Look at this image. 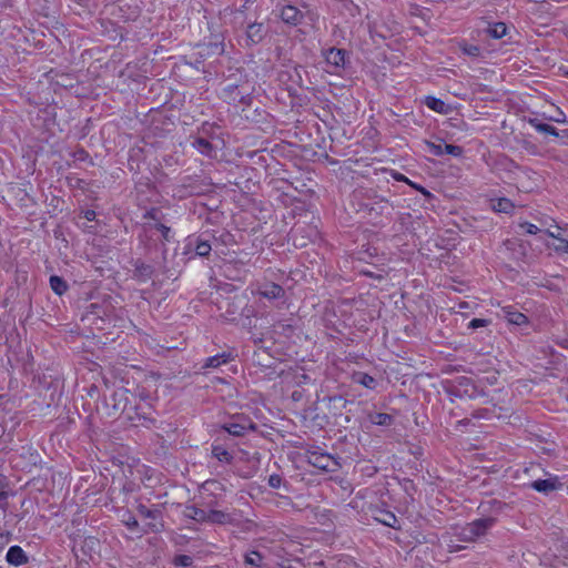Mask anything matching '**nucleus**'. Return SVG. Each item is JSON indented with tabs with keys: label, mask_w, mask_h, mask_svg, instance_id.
Segmentation results:
<instances>
[{
	"label": "nucleus",
	"mask_w": 568,
	"mask_h": 568,
	"mask_svg": "<svg viewBox=\"0 0 568 568\" xmlns=\"http://www.w3.org/2000/svg\"><path fill=\"white\" fill-rule=\"evenodd\" d=\"M268 33V28L263 22H251L245 29V43L247 47L261 43Z\"/></svg>",
	"instance_id": "9"
},
{
	"label": "nucleus",
	"mask_w": 568,
	"mask_h": 568,
	"mask_svg": "<svg viewBox=\"0 0 568 568\" xmlns=\"http://www.w3.org/2000/svg\"><path fill=\"white\" fill-rule=\"evenodd\" d=\"M486 33L493 39H501L507 33V26L504 22H496L486 29Z\"/></svg>",
	"instance_id": "31"
},
{
	"label": "nucleus",
	"mask_w": 568,
	"mask_h": 568,
	"mask_svg": "<svg viewBox=\"0 0 568 568\" xmlns=\"http://www.w3.org/2000/svg\"><path fill=\"white\" fill-rule=\"evenodd\" d=\"M103 404L109 416L124 415L131 422L140 416L138 397L124 387L118 388L109 397H104Z\"/></svg>",
	"instance_id": "3"
},
{
	"label": "nucleus",
	"mask_w": 568,
	"mask_h": 568,
	"mask_svg": "<svg viewBox=\"0 0 568 568\" xmlns=\"http://www.w3.org/2000/svg\"><path fill=\"white\" fill-rule=\"evenodd\" d=\"M537 131L540 133L549 134L559 139L568 138V130L559 132L555 126L544 123L537 126Z\"/></svg>",
	"instance_id": "32"
},
{
	"label": "nucleus",
	"mask_w": 568,
	"mask_h": 568,
	"mask_svg": "<svg viewBox=\"0 0 568 568\" xmlns=\"http://www.w3.org/2000/svg\"><path fill=\"white\" fill-rule=\"evenodd\" d=\"M6 561L13 567L28 564L29 557L26 551L18 545L11 546L6 554Z\"/></svg>",
	"instance_id": "15"
},
{
	"label": "nucleus",
	"mask_w": 568,
	"mask_h": 568,
	"mask_svg": "<svg viewBox=\"0 0 568 568\" xmlns=\"http://www.w3.org/2000/svg\"><path fill=\"white\" fill-rule=\"evenodd\" d=\"M519 227L527 234H531V235H535V234H538L539 232H541V230L532 224V223H529V222H523L519 224Z\"/></svg>",
	"instance_id": "47"
},
{
	"label": "nucleus",
	"mask_w": 568,
	"mask_h": 568,
	"mask_svg": "<svg viewBox=\"0 0 568 568\" xmlns=\"http://www.w3.org/2000/svg\"><path fill=\"white\" fill-rule=\"evenodd\" d=\"M155 229L161 233L162 237L165 240V241H169L170 239V232H171V229L162 223H156L155 224Z\"/></svg>",
	"instance_id": "50"
},
{
	"label": "nucleus",
	"mask_w": 568,
	"mask_h": 568,
	"mask_svg": "<svg viewBox=\"0 0 568 568\" xmlns=\"http://www.w3.org/2000/svg\"><path fill=\"white\" fill-rule=\"evenodd\" d=\"M199 49L197 54L200 55L201 61H203L207 57L222 55L224 53V42L219 37H214L213 40L200 44ZM197 62H200V60H197Z\"/></svg>",
	"instance_id": "10"
},
{
	"label": "nucleus",
	"mask_w": 568,
	"mask_h": 568,
	"mask_svg": "<svg viewBox=\"0 0 568 568\" xmlns=\"http://www.w3.org/2000/svg\"><path fill=\"white\" fill-rule=\"evenodd\" d=\"M550 120L555 122H566V118L561 111L559 112V115H557V118H550Z\"/></svg>",
	"instance_id": "61"
},
{
	"label": "nucleus",
	"mask_w": 568,
	"mask_h": 568,
	"mask_svg": "<svg viewBox=\"0 0 568 568\" xmlns=\"http://www.w3.org/2000/svg\"><path fill=\"white\" fill-rule=\"evenodd\" d=\"M233 359L234 355L232 352H223L214 356L207 357L204 361L202 368H219L221 365L227 364Z\"/></svg>",
	"instance_id": "16"
},
{
	"label": "nucleus",
	"mask_w": 568,
	"mask_h": 568,
	"mask_svg": "<svg viewBox=\"0 0 568 568\" xmlns=\"http://www.w3.org/2000/svg\"><path fill=\"white\" fill-rule=\"evenodd\" d=\"M262 555L258 551H252L250 555L245 556V562L251 566H260L262 561Z\"/></svg>",
	"instance_id": "45"
},
{
	"label": "nucleus",
	"mask_w": 568,
	"mask_h": 568,
	"mask_svg": "<svg viewBox=\"0 0 568 568\" xmlns=\"http://www.w3.org/2000/svg\"><path fill=\"white\" fill-rule=\"evenodd\" d=\"M201 489L210 491L212 495H214L219 490L224 491L225 487L223 486V484L215 479H209L202 484Z\"/></svg>",
	"instance_id": "36"
},
{
	"label": "nucleus",
	"mask_w": 568,
	"mask_h": 568,
	"mask_svg": "<svg viewBox=\"0 0 568 568\" xmlns=\"http://www.w3.org/2000/svg\"><path fill=\"white\" fill-rule=\"evenodd\" d=\"M323 400H327V409L333 416H342L347 405L354 404L342 395L326 396Z\"/></svg>",
	"instance_id": "14"
},
{
	"label": "nucleus",
	"mask_w": 568,
	"mask_h": 568,
	"mask_svg": "<svg viewBox=\"0 0 568 568\" xmlns=\"http://www.w3.org/2000/svg\"><path fill=\"white\" fill-rule=\"evenodd\" d=\"M97 214H95V211L93 210H87L84 213H83V217L88 221H93L95 219Z\"/></svg>",
	"instance_id": "58"
},
{
	"label": "nucleus",
	"mask_w": 568,
	"mask_h": 568,
	"mask_svg": "<svg viewBox=\"0 0 568 568\" xmlns=\"http://www.w3.org/2000/svg\"><path fill=\"white\" fill-rule=\"evenodd\" d=\"M100 541L98 538L95 537H92V536H89V537H85L84 540H83V545H82V549L85 551V550H89V551H95L97 550V547L99 546Z\"/></svg>",
	"instance_id": "41"
},
{
	"label": "nucleus",
	"mask_w": 568,
	"mask_h": 568,
	"mask_svg": "<svg viewBox=\"0 0 568 568\" xmlns=\"http://www.w3.org/2000/svg\"><path fill=\"white\" fill-rule=\"evenodd\" d=\"M212 455L219 462L224 464H231L233 462V455L224 448L222 445H213L212 446Z\"/></svg>",
	"instance_id": "29"
},
{
	"label": "nucleus",
	"mask_w": 568,
	"mask_h": 568,
	"mask_svg": "<svg viewBox=\"0 0 568 568\" xmlns=\"http://www.w3.org/2000/svg\"><path fill=\"white\" fill-rule=\"evenodd\" d=\"M4 487H6V477L0 474V508L2 510L7 509V506H8L7 499L9 497V493L4 489Z\"/></svg>",
	"instance_id": "37"
},
{
	"label": "nucleus",
	"mask_w": 568,
	"mask_h": 568,
	"mask_svg": "<svg viewBox=\"0 0 568 568\" xmlns=\"http://www.w3.org/2000/svg\"><path fill=\"white\" fill-rule=\"evenodd\" d=\"M139 413H140V416L135 417V419H141V418L145 419L146 418L145 412L143 410V407L141 404H140Z\"/></svg>",
	"instance_id": "63"
},
{
	"label": "nucleus",
	"mask_w": 568,
	"mask_h": 568,
	"mask_svg": "<svg viewBox=\"0 0 568 568\" xmlns=\"http://www.w3.org/2000/svg\"><path fill=\"white\" fill-rule=\"evenodd\" d=\"M460 48H462V51L469 57L476 58V57H479V54H480V49L477 45L465 43Z\"/></svg>",
	"instance_id": "46"
},
{
	"label": "nucleus",
	"mask_w": 568,
	"mask_h": 568,
	"mask_svg": "<svg viewBox=\"0 0 568 568\" xmlns=\"http://www.w3.org/2000/svg\"><path fill=\"white\" fill-rule=\"evenodd\" d=\"M267 483H268V486L272 488H280L282 485L287 487V483L283 481L282 476H280L278 474L271 475L268 477Z\"/></svg>",
	"instance_id": "44"
},
{
	"label": "nucleus",
	"mask_w": 568,
	"mask_h": 568,
	"mask_svg": "<svg viewBox=\"0 0 568 568\" xmlns=\"http://www.w3.org/2000/svg\"><path fill=\"white\" fill-rule=\"evenodd\" d=\"M11 532H0V551L10 542L11 540Z\"/></svg>",
	"instance_id": "53"
},
{
	"label": "nucleus",
	"mask_w": 568,
	"mask_h": 568,
	"mask_svg": "<svg viewBox=\"0 0 568 568\" xmlns=\"http://www.w3.org/2000/svg\"><path fill=\"white\" fill-rule=\"evenodd\" d=\"M307 462L324 471H334L339 466L337 460L326 453L311 452Z\"/></svg>",
	"instance_id": "7"
},
{
	"label": "nucleus",
	"mask_w": 568,
	"mask_h": 568,
	"mask_svg": "<svg viewBox=\"0 0 568 568\" xmlns=\"http://www.w3.org/2000/svg\"><path fill=\"white\" fill-rule=\"evenodd\" d=\"M123 523L131 531H136L140 527L139 521L130 511H126V518L123 519Z\"/></svg>",
	"instance_id": "42"
},
{
	"label": "nucleus",
	"mask_w": 568,
	"mask_h": 568,
	"mask_svg": "<svg viewBox=\"0 0 568 568\" xmlns=\"http://www.w3.org/2000/svg\"><path fill=\"white\" fill-rule=\"evenodd\" d=\"M353 382H355L368 389H374L377 386V381L372 375L364 373V372L354 373Z\"/></svg>",
	"instance_id": "25"
},
{
	"label": "nucleus",
	"mask_w": 568,
	"mask_h": 568,
	"mask_svg": "<svg viewBox=\"0 0 568 568\" xmlns=\"http://www.w3.org/2000/svg\"><path fill=\"white\" fill-rule=\"evenodd\" d=\"M158 213H159V210L158 209H151L150 211H148L145 213V217H149V219H153V220H159L158 219Z\"/></svg>",
	"instance_id": "59"
},
{
	"label": "nucleus",
	"mask_w": 568,
	"mask_h": 568,
	"mask_svg": "<svg viewBox=\"0 0 568 568\" xmlns=\"http://www.w3.org/2000/svg\"><path fill=\"white\" fill-rule=\"evenodd\" d=\"M175 566L190 568L193 566V558L189 555H178L173 559Z\"/></svg>",
	"instance_id": "39"
},
{
	"label": "nucleus",
	"mask_w": 568,
	"mask_h": 568,
	"mask_svg": "<svg viewBox=\"0 0 568 568\" xmlns=\"http://www.w3.org/2000/svg\"><path fill=\"white\" fill-rule=\"evenodd\" d=\"M214 130V124L204 122L200 129V132L206 136L212 135V132Z\"/></svg>",
	"instance_id": "54"
},
{
	"label": "nucleus",
	"mask_w": 568,
	"mask_h": 568,
	"mask_svg": "<svg viewBox=\"0 0 568 568\" xmlns=\"http://www.w3.org/2000/svg\"><path fill=\"white\" fill-rule=\"evenodd\" d=\"M256 294L267 300H283L285 297V290L273 282L260 284Z\"/></svg>",
	"instance_id": "12"
},
{
	"label": "nucleus",
	"mask_w": 568,
	"mask_h": 568,
	"mask_svg": "<svg viewBox=\"0 0 568 568\" xmlns=\"http://www.w3.org/2000/svg\"><path fill=\"white\" fill-rule=\"evenodd\" d=\"M530 487L538 493L548 495L551 491L560 489L562 487V483L557 476H554L546 479L534 480L530 483Z\"/></svg>",
	"instance_id": "13"
},
{
	"label": "nucleus",
	"mask_w": 568,
	"mask_h": 568,
	"mask_svg": "<svg viewBox=\"0 0 568 568\" xmlns=\"http://www.w3.org/2000/svg\"><path fill=\"white\" fill-rule=\"evenodd\" d=\"M304 397V390L303 389H295L291 394V398L293 402H300Z\"/></svg>",
	"instance_id": "56"
},
{
	"label": "nucleus",
	"mask_w": 568,
	"mask_h": 568,
	"mask_svg": "<svg viewBox=\"0 0 568 568\" xmlns=\"http://www.w3.org/2000/svg\"><path fill=\"white\" fill-rule=\"evenodd\" d=\"M184 516L189 519L195 520L196 523L203 524L206 523L207 511L196 507L195 505H189L185 507Z\"/></svg>",
	"instance_id": "22"
},
{
	"label": "nucleus",
	"mask_w": 568,
	"mask_h": 568,
	"mask_svg": "<svg viewBox=\"0 0 568 568\" xmlns=\"http://www.w3.org/2000/svg\"><path fill=\"white\" fill-rule=\"evenodd\" d=\"M130 264L133 267L132 278L140 283H145L152 280L155 275V266L153 264L146 263L142 258H132Z\"/></svg>",
	"instance_id": "5"
},
{
	"label": "nucleus",
	"mask_w": 568,
	"mask_h": 568,
	"mask_svg": "<svg viewBox=\"0 0 568 568\" xmlns=\"http://www.w3.org/2000/svg\"><path fill=\"white\" fill-rule=\"evenodd\" d=\"M409 185L412 187H414L415 190L419 191L426 199H428V200L434 199V195L428 190H426L424 186H422L417 183H414L412 181H410Z\"/></svg>",
	"instance_id": "52"
},
{
	"label": "nucleus",
	"mask_w": 568,
	"mask_h": 568,
	"mask_svg": "<svg viewBox=\"0 0 568 568\" xmlns=\"http://www.w3.org/2000/svg\"><path fill=\"white\" fill-rule=\"evenodd\" d=\"M528 123H529L530 125H532L536 130H537V126H538V125H541V124H542V122H541L539 119H537V118H529V119H528Z\"/></svg>",
	"instance_id": "60"
},
{
	"label": "nucleus",
	"mask_w": 568,
	"mask_h": 568,
	"mask_svg": "<svg viewBox=\"0 0 568 568\" xmlns=\"http://www.w3.org/2000/svg\"><path fill=\"white\" fill-rule=\"evenodd\" d=\"M192 145L203 155L212 156L215 149L213 144L209 141L206 136H199L196 138Z\"/></svg>",
	"instance_id": "23"
},
{
	"label": "nucleus",
	"mask_w": 568,
	"mask_h": 568,
	"mask_svg": "<svg viewBox=\"0 0 568 568\" xmlns=\"http://www.w3.org/2000/svg\"><path fill=\"white\" fill-rule=\"evenodd\" d=\"M546 234L550 237H554V239H558V236L560 235V233H555V231H550V230H547L546 231Z\"/></svg>",
	"instance_id": "64"
},
{
	"label": "nucleus",
	"mask_w": 568,
	"mask_h": 568,
	"mask_svg": "<svg viewBox=\"0 0 568 568\" xmlns=\"http://www.w3.org/2000/svg\"><path fill=\"white\" fill-rule=\"evenodd\" d=\"M424 104L440 114H447L450 111V105L445 103L442 99L433 95H427L424 100Z\"/></svg>",
	"instance_id": "21"
},
{
	"label": "nucleus",
	"mask_w": 568,
	"mask_h": 568,
	"mask_svg": "<svg viewBox=\"0 0 568 568\" xmlns=\"http://www.w3.org/2000/svg\"><path fill=\"white\" fill-rule=\"evenodd\" d=\"M253 91L254 87L250 82L248 75L244 72L237 71L236 73H231L225 78L220 98L227 104L240 103L245 106H250L253 101Z\"/></svg>",
	"instance_id": "2"
},
{
	"label": "nucleus",
	"mask_w": 568,
	"mask_h": 568,
	"mask_svg": "<svg viewBox=\"0 0 568 568\" xmlns=\"http://www.w3.org/2000/svg\"><path fill=\"white\" fill-rule=\"evenodd\" d=\"M222 429L235 437L244 436L248 430H255L256 425L247 417H236L235 420L225 423Z\"/></svg>",
	"instance_id": "6"
},
{
	"label": "nucleus",
	"mask_w": 568,
	"mask_h": 568,
	"mask_svg": "<svg viewBox=\"0 0 568 568\" xmlns=\"http://www.w3.org/2000/svg\"><path fill=\"white\" fill-rule=\"evenodd\" d=\"M400 486L406 495L410 498V500H414V494L416 493V486L414 481L409 478H404L400 480Z\"/></svg>",
	"instance_id": "38"
},
{
	"label": "nucleus",
	"mask_w": 568,
	"mask_h": 568,
	"mask_svg": "<svg viewBox=\"0 0 568 568\" xmlns=\"http://www.w3.org/2000/svg\"><path fill=\"white\" fill-rule=\"evenodd\" d=\"M181 186L183 189L187 190L189 195H196V194H201L203 192L201 182L197 179H194L192 176H185L182 180Z\"/></svg>",
	"instance_id": "26"
},
{
	"label": "nucleus",
	"mask_w": 568,
	"mask_h": 568,
	"mask_svg": "<svg viewBox=\"0 0 568 568\" xmlns=\"http://www.w3.org/2000/svg\"><path fill=\"white\" fill-rule=\"evenodd\" d=\"M354 199L357 201V212L372 222L373 225H384L385 221L390 220L394 205L386 197L378 194L376 189H357L354 192Z\"/></svg>",
	"instance_id": "1"
},
{
	"label": "nucleus",
	"mask_w": 568,
	"mask_h": 568,
	"mask_svg": "<svg viewBox=\"0 0 568 568\" xmlns=\"http://www.w3.org/2000/svg\"><path fill=\"white\" fill-rule=\"evenodd\" d=\"M503 312L509 324L521 326L528 323V317L524 313L514 310L511 306L504 307Z\"/></svg>",
	"instance_id": "20"
},
{
	"label": "nucleus",
	"mask_w": 568,
	"mask_h": 568,
	"mask_svg": "<svg viewBox=\"0 0 568 568\" xmlns=\"http://www.w3.org/2000/svg\"><path fill=\"white\" fill-rule=\"evenodd\" d=\"M392 176L394 178V180H396L398 182H405L407 184L410 183V180H408L404 174H402L399 172L393 171Z\"/></svg>",
	"instance_id": "57"
},
{
	"label": "nucleus",
	"mask_w": 568,
	"mask_h": 568,
	"mask_svg": "<svg viewBox=\"0 0 568 568\" xmlns=\"http://www.w3.org/2000/svg\"><path fill=\"white\" fill-rule=\"evenodd\" d=\"M134 154H130V158H129V166H130V170H133L134 169Z\"/></svg>",
	"instance_id": "62"
},
{
	"label": "nucleus",
	"mask_w": 568,
	"mask_h": 568,
	"mask_svg": "<svg viewBox=\"0 0 568 568\" xmlns=\"http://www.w3.org/2000/svg\"><path fill=\"white\" fill-rule=\"evenodd\" d=\"M443 148L444 154L453 155L455 158H459L464 153V149L459 145L444 143Z\"/></svg>",
	"instance_id": "40"
},
{
	"label": "nucleus",
	"mask_w": 568,
	"mask_h": 568,
	"mask_svg": "<svg viewBox=\"0 0 568 568\" xmlns=\"http://www.w3.org/2000/svg\"><path fill=\"white\" fill-rule=\"evenodd\" d=\"M424 143L426 145L427 152L430 153L432 155H435V156L444 155V148H443L444 143H445L444 140L440 139L438 143L426 140Z\"/></svg>",
	"instance_id": "34"
},
{
	"label": "nucleus",
	"mask_w": 568,
	"mask_h": 568,
	"mask_svg": "<svg viewBox=\"0 0 568 568\" xmlns=\"http://www.w3.org/2000/svg\"><path fill=\"white\" fill-rule=\"evenodd\" d=\"M491 207L496 212L510 213L514 210L515 205L509 199L499 197V199L493 200Z\"/></svg>",
	"instance_id": "30"
},
{
	"label": "nucleus",
	"mask_w": 568,
	"mask_h": 568,
	"mask_svg": "<svg viewBox=\"0 0 568 568\" xmlns=\"http://www.w3.org/2000/svg\"><path fill=\"white\" fill-rule=\"evenodd\" d=\"M458 385L465 387V393L470 397H475L477 388L473 381L468 377L462 376L458 378Z\"/></svg>",
	"instance_id": "35"
},
{
	"label": "nucleus",
	"mask_w": 568,
	"mask_h": 568,
	"mask_svg": "<svg viewBox=\"0 0 568 568\" xmlns=\"http://www.w3.org/2000/svg\"><path fill=\"white\" fill-rule=\"evenodd\" d=\"M49 282L51 290L59 296L63 295L69 288V284L61 276L51 275Z\"/></svg>",
	"instance_id": "28"
},
{
	"label": "nucleus",
	"mask_w": 568,
	"mask_h": 568,
	"mask_svg": "<svg viewBox=\"0 0 568 568\" xmlns=\"http://www.w3.org/2000/svg\"><path fill=\"white\" fill-rule=\"evenodd\" d=\"M74 156L80 161H84L89 158V153L84 149L80 148L75 151Z\"/></svg>",
	"instance_id": "55"
},
{
	"label": "nucleus",
	"mask_w": 568,
	"mask_h": 568,
	"mask_svg": "<svg viewBox=\"0 0 568 568\" xmlns=\"http://www.w3.org/2000/svg\"><path fill=\"white\" fill-rule=\"evenodd\" d=\"M242 112L244 113L245 119L254 121V122H258L260 121L257 119V116H263L264 114H266V112L264 110H258V109L254 110V114H255L254 116H251L248 114V110H246V109H243Z\"/></svg>",
	"instance_id": "49"
},
{
	"label": "nucleus",
	"mask_w": 568,
	"mask_h": 568,
	"mask_svg": "<svg viewBox=\"0 0 568 568\" xmlns=\"http://www.w3.org/2000/svg\"><path fill=\"white\" fill-rule=\"evenodd\" d=\"M347 51L345 49L331 48L325 55L326 62L335 68L345 67V58Z\"/></svg>",
	"instance_id": "17"
},
{
	"label": "nucleus",
	"mask_w": 568,
	"mask_h": 568,
	"mask_svg": "<svg viewBox=\"0 0 568 568\" xmlns=\"http://www.w3.org/2000/svg\"><path fill=\"white\" fill-rule=\"evenodd\" d=\"M234 521V518L231 514L216 510V509H210L207 511V519L206 523L210 524H217V525H232Z\"/></svg>",
	"instance_id": "18"
},
{
	"label": "nucleus",
	"mask_w": 568,
	"mask_h": 568,
	"mask_svg": "<svg viewBox=\"0 0 568 568\" xmlns=\"http://www.w3.org/2000/svg\"><path fill=\"white\" fill-rule=\"evenodd\" d=\"M280 17L286 24L296 27L304 20V13L292 4H283L280 10Z\"/></svg>",
	"instance_id": "11"
},
{
	"label": "nucleus",
	"mask_w": 568,
	"mask_h": 568,
	"mask_svg": "<svg viewBox=\"0 0 568 568\" xmlns=\"http://www.w3.org/2000/svg\"><path fill=\"white\" fill-rule=\"evenodd\" d=\"M136 510L142 517L152 519V521L148 524L151 531L160 532L163 530L164 525L160 520L162 518V510L158 506L151 509L143 504H139Z\"/></svg>",
	"instance_id": "8"
},
{
	"label": "nucleus",
	"mask_w": 568,
	"mask_h": 568,
	"mask_svg": "<svg viewBox=\"0 0 568 568\" xmlns=\"http://www.w3.org/2000/svg\"><path fill=\"white\" fill-rule=\"evenodd\" d=\"M558 244L555 245L557 252L568 253V240L558 236Z\"/></svg>",
	"instance_id": "51"
},
{
	"label": "nucleus",
	"mask_w": 568,
	"mask_h": 568,
	"mask_svg": "<svg viewBox=\"0 0 568 568\" xmlns=\"http://www.w3.org/2000/svg\"><path fill=\"white\" fill-rule=\"evenodd\" d=\"M368 420L377 426H390L394 423V417L387 413H369Z\"/></svg>",
	"instance_id": "27"
},
{
	"label": "nucleus",
	"mask_w": 568,
	"mask_h": 568,
	"mask_svg": "<svg viewBox=\"0 0 568 568\" xmlns=\"http://www.w3.org/2000/svg\"><path fill=\"white\" fill-rule=\"evenodd\" d=\"M504 504L497 499H490L486 503H481L479 506V509H483V511H487L489 509H497L500 510L503 508Z\"/></svg>",
	"instance_id": "43"
},
{
	"label": "nucleus",
	"mask_w": 568,
	"mask_h": 568,
	"mask_svg": "<svg viewBox=\"0 0 568 568\" xmlns=\"http://www.w3.org/2000/svg\"><path fill=\"white\" fill-rule=\"evenodd\" d=\"M495 169L497 171H505L508 173H513L519 169V165L510 158H508L506 155H501L498 159H496Z\"/></svg>",
	"instance_id": "24"
},
{
	"label": "nucleus",
	"mask_w": 568,
	"mask_h": 568,
	"mask_svg": "<svg viewBox=\"0 0 568 568\" xmlns=\"http://www.w3.org/2000/svg\"><path fill=\"white\" fill-rule=\"evenodd\" d=\"M495 523L496 519L494 517H484L467 524L459 534L460 540H476L477 538L484 536L488 529L494 526Z\"/></svg>",
	"instance_id": "4"
},
{
	"label": "nucleus",
	"mask_w": 568,
	"mask_h": 568,
	"mask_svg": "<svg viewBox=\"0 0 568 568\" xmlns=\"http://www.w3.org/2000/svg\"><path fill=\"white\" fill-rule=\"evenodd\" d=\"M195 254L202 257L209 256L211 252V244L207 240H201L200 237L195 240L194 243Z\"/></svg>",
	"instance_id": "33"
},
{
	"label": "nucleus",
	"mask_w": 568,
	"mask_h": 568,
	"mask_svg": "<svg viewBox=\"0 0 568 568\" xmlns=\"http://www.w3.org/2000/svg\"><path fill=\"white\" fill-rule=\"evenodd\" d=\"M489 323H490V321H489V320H485V318H473V320L468 323V328L477 329V328H479V327L487 326Z\"/></svg>",
	"instance_id": "48"
},
{
	"label": "nucleus",
	"mask_w": 568,
	"mask_h": 568,
	"mask_svg": "<svg viewBox=\"0 0 568 568\" xmlns=\"http://www.w3.org/2000/svg\"><path fill=\"white\" fill-rule=\"evenodd\" d=\"M375 519L383 524L384 526L390 527L393 529H400L398 518L390 510L379 509L377 510V516Z\"/></svg>",
	"instance_id": "19"
}]
</instances>
